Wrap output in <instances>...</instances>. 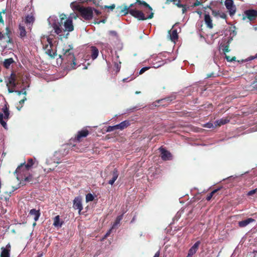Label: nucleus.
Listing matches in <instances>:
<instances>
[{"label": "nucleus", "mask_w": 257, "mask_h": 257, "mask_svg": "<svg viewBox=\"0 0 257 257\" xmlns=\"http://www.w3.org/2000/svg\"><path fill=\"white\" fill-rule=\"evenodd\" d=\"M108 34H109V35L113 36L114 37H117V33L115 31H112H112H109L108 32Z\"/></svg>", "instance_id": "obj_42"}, {"label": "nucleus", "mask_w": 257, "mask_h": 257, "mask_svg": "<svg viewBox=\"0 0 257 257\" xmlns=\"http://www.w3.org/2000/svg\"><path fill=\"white\" fill-rule=\"evenodd\" d=\"M10 118V111L8 104H6L0 112V123L6 130L8 129L6 121Z\"/></svg>", "instance_id": "obj_5"}, {"label": "nucleus", "mask_w": 257, "mask_h": 257, "mask_svg": "<svg viewBox=\"0 0 257 257\" xmlns=\"http://www.w3.org/2000/svg\"><path fill=\"white\" fill-rule=\"evenodd\" d=\"M18 83L16 82V75L14 73H12L8 78V83H7V86H10L12 87L16 88Z\"/></svg>", "instance_id": "obj_14"}, {"label": "nucleus", "mask_w": 257, "mask_h": 257, "mask_svg": "<svg viewBox=\"0 0 257 257\" xmlns=\"http://www.w3.org/2000/svg\"><path fill=\"white\" fill-rule=\"evenodd\" d=\"M2 13H5V11H3L2 12H0V23L4 24V21L3 19V17L2 16Z\"/></svg>", "instance_id": "obj_49"}, {"label": "nucleus", "mask_w": 257, "mask_h": 257, "mask_svg": "<svg viewBox=\"0 0 257 257\" xmlns=\"http://www.w3.org/2000/svg\"><path fill=\"white\" fill-rule=\"evenodd\" d=\"M136 3H138L139 5H143L145 7L148 8V9L151 11H152V10H153L152 8L145 1H141L140 0H136Z\"/></svg>", "instance_id": "obj_29"}, {"label": "nucleus", "mask_w": 257, "mask_h": 257, "mask_svg": "<svg viewBox=\"0 0 257 257\" xmlns=\"http://www.w3.org/2000/svg\"><path fill=\"white\" fill-rule=\"evenodd\" d=\"M213 76H214V74L213 73H211L210 74H208L207 77V78H209V77H213Z\"/></svg>", "instance_id": "obj_58"}, {"label": "nucleus", "mask_w": 257, "mask_h": 257, "mask_svg": "<svg viewBox=\"0 0 257 257\" xmlns=\"http://www.w3.org/2000/svg\"><path fill=\"white\" fill-rule=\"evenodd\" d=\"M89 134V131L87 129H83L78 132L75 140L78 142L81 141V139L86 137Z\"/></svg>", "instance_id": "obj_15"}, {"label": "nucleus", "mask_w": 257, "mask_h": 257, "mask_svg": "<svg viewBox=\"0 0 257 257\" xmlns=\"http://www.w3.org/2000/svg\"><path fill=\"white\" fill-rule=\"evenodd\" d=\"M160 256V251H158L154 255V257H159Z\"/></svg>", "instance_id": "obj_57"}, {"label": "nucleus", "mask_w": 257, "mask_h": 257, "mask_svg": "<svg viewBox=\"0 0 257 257\" xmlns=\"http://www.w3.org/2000/svg\"><path fill=\"white\" fill-rule=\"evenodd\" d=\"M15 92L17 93L18 95H20L23 94L26 96L27 95V91L25 88H23L22 90H15Z\"/></svg>", "instance_id": "obj_37"}, {"label": "nucleus", "mask_w": 257, "mask_h": 257, "mask_svg": "<svg viewBox=\"0 0 257 257\" xmlns=\"http://www.w3.org/2000/svg\"><path fill=\"white\" fill-rule=\"evenodd\" d=\"M115 5L114 4H113L109 6H105V8H107V9H110L111 10H113L115 8Z\"/></svg>", "instance_id": "obj_52"}, {"label": "nucleus", "mask_w": 257, "mask_h": 257, "mask_svg": "<svg viewBox=\"0 0 257 257\" xmlns=\"http://www.w3.org/2000/svg\"><path fill=\"white\" fill-rule=\"evenodd\" d=\"M204 126L209 128H211L213 127V125L212 123H207L204 125Z\"/></svg>", "instance_id": "obj_47"}, {"label": "nucleus", "mask_w": 257, "mask_h": 257, "mask_svg": "<svg viewBox=\"0 0 257 257\" xmlns=\"http://www.w3.org/2000/svg\"><path fill=\"white\" fill-rule=\"evenodd\" d=\"M5 38V34H3L2 32H0V40H2Z\"/></svg>", "instance_id": "obj_54"}, {"label": "nucleus", "mask_w": 257, "mask_h": 257, "mask_svg": "<svg viewBox=\"0 0 257 257\" xmlns=\"http://www.w3.org/2000/svg\"><path fill=\"white\" fill-rule=\"evenodd\" d=\"M254 88H257V83L254 85Z\"/></svg>", "instance_id": "obj_62"}, {"label": "nucleus", "mask_w": 257, "mask_h": 257, "mask_svg": "<svg viewBox=\"0 0 257 257\" xmlns=\"http://www.w3.org/2000/svg\"><path fill=\"white\" fill-rule=\"evenodd\" d=\"M19 37L22 40H24L27 36V32L25 27L20 24L18 30Z\"/></svg>", "instance_id": "obj_17"}, {"label": "nucleus", "mask_w": 257, "mask_h": 257, "mask_svg": "<svg viewBox=\"0 0 257 257\" xmlns=\"http://www.w3.org/2000/svg\"><path fill=\"white\" fill-rule=\"evenodd\" d=\"M8 87V91L9 93H13L14 92H15V90H14L15 88H10V86H7Z\"/></svg>", "instance_id": "obj_50"}, {"label": "nucleus", "mask_w": 257, "mask_h": 257, "mask_svg": "<svg viewBox=\"0 0 257 257\" xmlns=\"http://www.w3.org/2000/svg\"><path fill=\"white\" fill-rule=\"evenodd\" d=\"M204 22L208 28L211 29L213 27L212 20L209 14H205L204 15Z\"/></svg>", "instance_id": "obj_19"}, {"label": "nucleus", "mask_w": 257, "mask_h": 257, "mask_svg": "<svg viewBox=\"0 0 257 257\" xmlns=\"http://www.w3.org/2000/svg\"><path fill=\"white\" fill-rule=\"evenodd\" d=\"M229 121V119L228 117H225L216 120L215 123L216 125L221 126L227 123Z\"/></svg>", "instance_id": "obj_26"}, {"label": "nucleus", "mask_w": 257, "mask_h": 257, "mask_svg": "<svg viewBox=\"0 0 257 257\" xmlns=\"http://www.w3.org/2000/svg\"><path fill=\"white\" fill-rule=\"evenodd\" d=\"M62 225V222H60L59 215L55 216L54 218L53 225L55 227H61Z\"/></svg>", "instance_id": "obj_28"}, {"label": "nucleus", "mask_w": 257, "mask_h": 257, "mask_svg": "<svg viewBox=\"0 0 257 257\" xmlns=\"http://www.w3.org/2000/svg\"><path fill=\"white\" fill-rule=\"evenodd\" d=\"M44 39L42 41V43L43 45V48L44 50L45 51V53L49 55L51 58H55V57L57 55L56 51L53 52L52 50V47L53 46L52 43V39L47 37H46V42L45 44L44 43Z\"/></svg>", "instance_id": "obj_4"}, {"label": "nucleus", "mask_w": 257, "mask_h": 257, "mask_svg": "<svg viewBox=\"0 0 257 257\" xmlns=\"http://www.w3.org/2000/svg\"><path fill=\"white\" fill-rule=\"evenodd\" d=\"M225 58L227 60V61L228 62L234 61L235 60V59H236L235 57H230V56H226V55L225 56Z\"/></svg>", "instance_id": "obj_41"}, {"label": "nucleus", "mask_w": 257, "mask_h": 257, "mask_svg": "<svg viewBox=\"0 0 257 257\" xmlns=\"http://www.w3.org/2000/svg\"><path fill=\"white\" fill-rule=\"evenodd\" d=\"M130 124L131 123H130V122L129 120H125L116 125H117V129L122 130L124 128H126L127 126H128L130 125Z\"/></svg>", "instance_id": "obj_25"}, {"label": "nucleus", "mask_w": 257, "mask_h": 257, "mask_svg": "<svg viewBox=\"0 0 257 257\" xmlns=\"http://www.w3.org/2000/svg\"><path fill=\"white\" fill-rule=\"evenodd\" d=\"M161 157L164 161L171 160L172 159V155L170 152L163 148H160Z\"/></svg>", "instance_id": "obj_12"}, {"label": "nucleus", "mask_w": 257, "mask_h": 257, "mask_svg": "<svg viewBox=\"0 0 257 257\" xmlns=\"http://www.w3.org/2000/svg\"><path fill=\"white\" fill-rule=\"evenodd\" d=\"M11 249V245L10 243L6 247H2L0 257H10Z\"/></svg>", "instance_id": "obj_13"}, {"label": "nucleus", "mask_w": 257, "mask_h": 257, "mask_svg": "<svg viewBox=\"0 0 257 257\" xmlns=\"http://www.w3.org/2000/svg\"><path fill=\"white\" fill-rule=\"evenodd\" d=\"M150 68V67H143L139 71V74L141 75V74H142L143 73H144L145 71H146L147 70H149V69Z\"/></svg>", "instance_id": "obj_40"}, {"label": "nucleus", "mask_w": 257, "mask_h": 257, "mask_svg": "<svg viewBox=\"0 0 257 257\" xmlns=\"http://www.w3.org/2000/svg\"><path fill=\"white\" fill-rule=\"evenodd\" d=\"M6 34L8 36V38H10V34L11 33V30L9 27H7L6 29Z\"/></svg>", "instance_id": "obj_48"}, {"label": "nucleus", "mask_w": 257, "mask_h": 257, "mask_svg": "<svg viewBox=\"0 0 257 257\" xmlns=\"http://www.w3.org/2000/svg\"><path fill=\"white\" fill-rule=\"evenodd\" d=\"M94 13L97 15V16H99V15H100L101 14V12H99L98 10H94Z\"/></svg>", "instance_id": "obj_55"}, {"label": "nucleus", "mask_w": 257, "mask_h": 257, "mask_svg": "<svg viewBox=\"0 0 257 257\" xmlns=\"http://www.w3.org/2000/svg\"><path fill=\"white\" fill-rule=\"evenodd\" d=\"M29 170L27 168L25 167V163H22L17 167L16 173L18 174V176L23 178L29 174Z\"/></svg>", "instance_id": "obj_9"}, {"label": "nucleus", "mask_w": 257, "mask_h": 257, "mask_svg": "<svg viewBox=\"0 0 257 257\" xmlns=\"http://www.w3.org/2000/svg\"><path fill=\"white\" fill-rule=\"evenodd\" d=\"M220 190V188H217L213 190L210 193H209L206 197V200L209 201L212 198L213 195Z\"/></svg>", "instance_id": "obj_33"}, {"label": "nucleus", "mask_w": 257, "mask_h": 257, "mask_svg": "<svg viewBox=\"0 0 257 257\" xmlns=\"http://www.w3.org/2000/svg\"><path fill=\"white\" fill-rule=\"evenodd\" d=\"M229 46L228 45H226L225 46L224 48L223 49V51L224 53L225 52H228L229 51Z\"/></svg>", "instance_id": "obj_51"}, {"label": "nucleus", "mask_w": 257, "mask_h": 257, "mask_svg": "<svg viewBox=\"0 0 257 257\" xmlns=\"http://www.w3.org/2000/svg\"><path fill=\"white\" fill-rule=\"evenodd\" d=\"M118 174H118V172L117 170L116 169H114L112 172V177L111 179H110L108 181V184H110L111 185H112L113 184V183H114V182L117 179V178H118Z\"/></svg>", "instance_id": "obj_22"}, {"label": "nucleus", "mask_w": 257, "mask_h": 257, "mask_svg": "<svg viewBox=\"0 0 257 257\" xmlns=\"http://www.w3.org/2000/svg\"><path fill=\"white\" fill-rule=\"evenodd\" d=\"M66 16L61 15L60 21L55 22L52 24V27L54 32L59 36L60 39L64 37V33L66 31L71 32L74 30L72 20L68 19L65 20Z\"/></svg>", "instance_id": "obj_1"}, {"label": "nucleus", "mask_w": 257, "mask_h": 257, "mask_svg": "<svg viewBox=\"0 0 257 257\" xmlns=\"http://www.w3.org/2000/svg\"><path fill=\"white\" fill-rule=\"evenodd\" d=\"M105 22H106V20L104 19V20H100V21H98V22H94V23L95 24H100V23H105Z\"/></svg>", "instance_id": "obj_53"}, {"label": "nucleus", "mask_w": 257, "mask_h": 257, "mask_svg": "<svg viewBox=\"0 0 257 257\" xmlns=\"http://www.w3.org/2000/svg\"><path fill=\"white\" fill-rule=\"evenodd\" d=\"M122 218H123V214L120 215L116 217V218L115 220V222H114V223L112 225V228H114V227H115V226L117 225L120 223V221L122 220Z\"/></svg>", "instance_id": "obj_34"}, {"label": "nucleus", "mask_w": 257, "mask_h": 257, "mask_svg": "<svg viewBox=\"0 0 257 257\" xmlns=\"http://www.w3.org/2000/svg\"><path fill=\"white\" fill-rule=\"evenodd\" d=\"M110 230H109V231H108V232L105 234V237H107V236L109 235V233H110Z\"/></svg>", "instance_id": "obj_60"}, {"label": "nucleus", "mask_w": 257, "mask_h": 257, "mask_svg": "<svg viewBox=\"0 0 257 257\" xmlns=\"http://www.w3.org/2000/svg\"><path fill=\"white\" fill-rule=\"evenodd\" d=\"M29 214L32 216L35 221L39 219L40 216V210H36L35 209H32L30 211Z\"/></svg>", "instance_id": "obj_20"}, {"label": "nucleus", "mask_w": 257, "mask_h": 257, "mask_svg": "<svg viewBox=\"0 0 257 257\" xmlns=\"http://www.w3.org/2000/svg\"><path fill=\"white\" fill-rule=\"evenodd\" d=\"M25 167L27 168L30 170L33 165L34 164V161L33 159L30 158L28 160L27 164L25 162Z\"/></svg>", "instance_id": "obj_30"}, {"label": "nucleus", "mask_w": 257, "mask_h": 257, "mask_svg": "<svg viewBox=\"0 0 257 257\" xmlns=\"http://www.w3.org/2000/svg\"><path fill=\"white\" fill-rule=\"evenodd\" d=\"M245 16L242 17V20H245L246 18L250 21H254L257 18V11L253 9L246 10L244 12Z\"/></svg>", "instance_id": "obj_7"}, {"label": "nucleus", "mask_w": 257, "mask_h": 257, "mask_svg": "<svg viewBox=\"0 0 257 257\" xmlns=\"http://www.w3.org/2000/svg\"><path fill=\"white\" fill-rule=\"evenodd\" d=\"M140 93V91H136V94H139V93Z\"/></svg>", "instance_id": "obj_64"}, {"label": "nucleus", "mask_w": 257, "mask_h": 257, "mask_svg": "<svg viewBox=\"0 0 257 257\" xmlns=\"http://www.w3.org/2000/svg\"><path fill=\"white\" fill-rule=\"evenodd\" d=\"M254 219L252 218H248L247 219L242 220L241 221L238 222V226L240 227H244L249 224L250 223H251L254 221Z\"/></svg>", "instance_id": "obj_21"}, {"label": "nucleus", "mask_w": 257, "mask_h": 257, "mask_svg": "<svg viewBox=\"0 0 257 257\" xmlns=\"http://www.w3.org/2000/svg\"><path fill=\"white\" fill-rule=\"evenodd\" d=\"M257 58V53L255 54V55L254 56L253 59H256Z\"/></svg>", "instance_id": "obj_61"}, {"label": "nucleus", "mask_w": 257, "mask_h": 257, "mask_svg": "<svg viewBox=\"0 0 257 257\" xmlns=\"http://www.w3.org/2000/svg\"><path fill=\"white\" fill-rule=\"evenodd\" d=\"M212 11V15H213L215 17L219 16L220 12L219 11H216L214 10L211 9Z\"/></svg>", "instance_id": "obj_45"}, {"label": "nucleus", "mask_w": 257, "mask_h": 257, "mask_svg": "<svg viewBox=\"0 0 257 257\" xmlns=\"http://www.w3.org/2000/svg\"><path fill=\"white\" fill-rule=\"evenodd\" d=\"M73 207L75 209H78V213L80 214L81 211L83 209L82 199L80 197H76L74 198L73 200Z\"/></svg>", "instance_id": "obj_11"}, {"label": "nucleus", "mask_w": 257, "mask_h": 257, "mask_svg": "<svg viewBox=\"0 0 257 257\" xmlns=\"http://www.w3.org/2000/svg\"><path fill=\"white\" fill-rule=\"evenodd\" d=\"M76 9L80 13L81 16L86 20H91L93 17V10L91 7L85 8L77 6Z\"/></svg>", "instance_id": "obj_6"}, {"label": "nucleus", "mask_w": 257, "mask_h": 257, "mask_svg": "<svg viewBox=\"0 0 257 257\" xmlns=\"http://www.w3.org/2000/svg\"><path fill=\"white\" fill-rule=\"evenodd\" d=\"M15 190L14 189H12V190H11L10 191H7L6 190H4V193H5L6 195H8V197L7 196H6L5 197V199L6 200H7V199H9V197H10V194L13 192H14Z\"/></svg>", "instance_id": "obj_39"}, {"label": "nucleus", "mask_w": 257, "mask_h": 257, "mask_svg": "<svg viewBox=\"0 0 257 257\" xmlns=\"http://www.w3.org/2000/svg\"><path fill=\"white\" fill-rule=\"evenodd\" d=\"M257 192V188L253 189L248 192L247 195L248 196H252Z\"/></svg>", "instance_id": "obj_43"}, {"label": "nucleus", "mask_w": 257, "mask_h": 257, "mask_svg": "<svg viewBox=\"0 0 257 257\" xmlns=\"http://www.w3.org/2000/svg\"><path fill=\"white\" fill-rule=\"evenodd\" d=\"M200 243L201 242L199 240L196 242L195 244L189 249L188 255L192 257V255L197 252Z\"/></svg>", "instance_id": "obj_16"}, {"label": "nucleus", "mask_w": 257, "mask_h": 257, "mask_svg": "<svg viewBox=\"0 0 257 257\" xmlns=\"http://www.w3.org/2000/svg\"><path fill=\"white\" fill-rule=\"evenodd\" d=\"M115 13L117 15L125 16L130 13L132 16L139 20L144 21L147 19H151L154 17V13L151 12L150 15L146 17L144 14L141 11L136 9H129L126 5H121L117 7Z\"/></svg>", "instance_id": "obj_2"}, {"label": "nucleus", "mask_w": 257, "mask_h": 257, "mask_svg": "<svg viewBox=\"0 0 257 257\" xmlns=\"http://www.w3.org/2000/svg\"><path fill=\"white\" fill-rule=\"evenodd\" d=\"M161 66V64H160L159 65H157V66H155V67L158 68V67H160Z\"/></svg>", "instance_id": "obj_63"}, {"label": "nucleus", "mask_w": 257, "mask_h": 257, "mask_svg": "<svg viewBox=\"0 0 257 257\" xmlns=\"http://www.w3.org/2000/svg\"><path fill=\"white\" fill-rule=\"evenodd\" d=\"M224 5L229 12L230 16H233L236 12V7L233 0H225Z\"/></svg>", "instance_id": "obj_8"}, {"label": "nucleus", "mask_w": 257, "mask_h": 257, "mask_svg": "<svg viewBox=\"0 0 257 257\" xmlns=\"http://www.w3.org/2000/svg\"><path fill=\"white\" fill-rule=\"evenodd\" d=\"M93 200H94V196H93V195L92 194L88 193L86 195V201L87 202H89V201H92Z\"/></svg>", "instance_id": "obj_36"}, {"label": "nucleus", "mask_w": 257, "mask_h": 257, "mask_svg": "<svg viewBox=\"0 0 257 257\" xmlns=\"http://www.w3.org/2000/svg\"><path fill=\"white\" fill-rule=\"evenodd\" d=\"M14 62V61L12 58L6 59L4 62V66L8 69L10 67V65Z\"/></svg>", "instance_id": "obj_27"}, {"label": "nucleus", "mask_w": 257, "mask_h": 257, "mask_svg": "<svg viewBox=\"0 0 257 257\" xmlns=\"http://www.w3.org/2000/svg\"><path fill=\"white\" fill-rule=\"evenodd\" d=\"M35 19L33 16L28 15L26 17L25 22L26 24H33Z\"/></svg>", "instance_id": "obj_32"}, {"label": "nucleus", "mask_w": 257, "mask_h": 257, "mask_svg": "<svg viewBox=\"0 0 257 257\" xmlns=\"http://www.w3.org/2000/svg\"><path fill=\"white\" fill-rule=\"evenodd\" d=\"M170 35V38L172 41L175 42L178 39V35L177 31L174 29V26L172 27V29L168 32Z\"/></svg>", "instance_id": "obj_18"}, {"label": "nucleus", "mask_w": 257, "mask_h": 257, "mask_svg": "<svg viewBox=\"0 0 257 257\" xmlns=\"http://www.w3.org/2000/svg\"><path fill=\"white\" fill-rule=\"evenodd\" d=\"M73 48L71 45L65 46L62 49L61 54L59 55L61 62L67 64L72 69H76L77 64L73 51Z\"/></svg>", "instance_id": "obj_3"}, {"label": "nucleus", "mask_w": 257, "mask_h": 257, "mask_svg": "<svg viewBox=\"0 0 257 257\" xmlns=\"http://www.w3.org/2000/svg\"><path fill=\"white\" fill-rule=\"evenodd\" d=\"M116 129H117V125H113V126H108L107 127L106 132H112L114 130H116Z\"/></svg>", "instance_id": "obj_38"}, {"label": "nucleus", "mask_w": 257, "mask_h": 257, "mask_svg": "<svg viewBox=\"0 0 257 257\" xmlns=\"http://www.w3.org/2000/svg\"><path fill=\"white\" fill-rule=\"evenodd\" d=\"M202 5V3L198 0H196L195 3L191 6L192 7H196Z\"/></svg>", "instance_id": "obj_44"}, {"label": "nucleus", "mask_w": 257, "mask_h": 257, "mask_svg": "<svg viewBox=\"0 0 257 257\" xmlns=\"http://www.w3.org/2000/svg\"><path fill=\"white\" fill-rule=\"evenodd\" d=\"M172 98L171 97H166L158 101V103H160V105L163 106L168 105L172 101Z\"/></svg>", "instance_id": "obj_23"}, {"label": "nucleus", "mask_w": 257, "mask_h": 257, "mask_svg": "<svg viewBox=\"0 0 257 257\" xmlns=\"http://www.w3.org/2000/svg\"><path fill=\"white\" fill-rule=\"evenodd\" d=\"M137 3H134V4H131L129 6H127L128 7H129V9H132V8H133L134 7V6Z\"/></svg>", "instance_id": "obj_56"}, {"label": "nucleus", "mask_w": 257, "mask_h": 257, "mask_svg": "<svg viewBox=\"0 0 257 257\" xmlns=\"http://www.w3.org/2000/svg\"><path fill=\"white\" fill-rule=\"evenodd\" d=\"M171 2L174 3V4L177 6L178 8H182V14H185L187 10L189 8V7L187 6L186 5L181 4L180 0H166V4H169Z\"/></svg>", "instance_id": "obj_10"}, {"label": "nucleus", "mask_w": 257, "mask_h": 257, "mask_svg": "<svg viewBox=\"0 0 257 257\" xmlns=\"http://www.w3.org/2000/svg\"><path fill=\"white\" fill-rule=\"evenodd\" d=\"M90 48H91V57L93 60L95 59L98 55V53H99L98 49L95 46H91Z\"/></svg>", "instance_id": "obj_24"}, {"label": "nucleus", "mask_w": 257, "mask_h": 257, "mask_svg": "<svg viewBox=\"0 0 257 257\" xmlns=\"http://www.w3.org/2000/svg\"><path fill=\"white\" fill-rule=\"evenodd\" d=\"M221 18H222L223 19H226L227 16L225 13L223 12H220L219 16Z\"/></svg>", "instance_id": "obj_46"}, {"label": "nucleus", "mask_w": 257, "mask_h": 257, "mask_svg": "<svg viewBox=\"0 0 257 257\" xmlns=\"http://www.w3.org/2000/svg\"><path fill=\"white\" fill-rule=\"evenodd\" d=\"M22 179H24L26 182L31 183V184L33 183V177L32 175H30L29 173L27 175L22 178Z\"/></svg>", "instance_id": "obj_31"}, {"label": "nucleus", "mask_w": 257, "mask_h": 257, "mask_svg": "<svg viewBox=\"0 0 257 257\" xmlns=\"http://www.w3.org/2000/svg\"><path fill=\"white\" fill-rule=\"evenodd\" d=\"M196 13H197L198 14L200 15H201V14H202V12H201V11H196Z\"/></svg>", "instance_id": "obj_59"}, {"label": "nucleus", "mask_w": 257, "mask_h": 257, "mask_svg": "<svg viewBox=\"0 0 257 257\" xmlns=\"http://www.w3.org/2000/svg\"><path fill=\"white\" fill-rule=\"evenodd\" d=\"M27 100L26 97L25 96L24 98L19 101V105L17 106L18 110H20L21 108L23 107V104L25 101Z\"/></svg>", "instance_id": "obj_35"}]
</instances>
